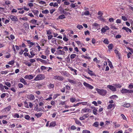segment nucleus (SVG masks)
<instances>
[{"label": "nucleus", "instance_id": "59", "mask_svg": "<svg viewBox=\"0 0 133 133\" xmlns=\"http://www.w3.org/2000/svg\"><path fill=\"white\" fill-rule=\"evenodd\" d=\"M5 84L8 87H10L11 86V84L10 82H6L5 83Z\"/></svg>", "mask_w": 133, "mask_h": 133}, {"label": "nucleus", "instance_id": "60", "mask_svg": "<svg viewBox=\"0 0 133 133\" xmlns=\"http://www.w3.org/2000/svg\"><path fill=\"white\" fill-rule=\"evenodd\" d=\"M109 65L111 68L112 69V68H114L113 66L112 65L111 62H110H110L109 63Z\"/></svg>", "mask_w": 133, "mask_h": 133}, {"label": "nucleus", "instance_id": "53", "mask_svg": "<svg viewBox=\"0 0 133 133\" xmlns=\"http://www.w3.org/2000/svg\"><path fill=\"white\" fill-rule=\"evenodd\" d=\"M18 86L19 88H21L23 87V85L21 83H19L18 84Z\"/></svg>", "mask_w": 133, "mask_h": 133}, {"label": "nucleus", "instance_id": "64", "mask_svg": "<svg viewBox=\"0 0 133 133\" xmlns=\"http://www.w3.org/2000/svg\"><path fill=\"white\" fill-rule=\"evenodd\" d=\"M128 88L130 89H132L133 88V84H130L128 86Z\"/></svg>", "mask_w": 133, "mask_h": 133}, {"label": "nucleus", "instance_id": "33", "mask_svg": "<svg viewBox=\"0 0 133 133\" xmlns=\"http://www.w3.org/2000/svg\"><path fill=\"white\" fill-rule=\"evenodd\" d=\"M81 57L83 58H84L85 59H91V57H90L88 56H86L84 55H82L81 56Z\"/></svg>", "mask_w": 133, "mask_h": 133}, {"label": "nucleus", "instance_id": "46", "mask_svg": "<svg viewBox=\"0 0 133 133\" xmlns=\"http://www.w3.org/2000/svg\"><path fill=\"white\" fill-rule=\"evenodd\" d=\"M25 118L27 120H30V117L28 115H26L25 117Z\"/></svg>", "mask_w": 133, "mask_h": 133}, {"label": "nucleus", "instance_id": "19", "mask_svg": "<svg viewBox=\"0 0 133 133\" xmlns=\"http://www.w3.org/2000/svg\"><path fill=\"white\" fill-rule=\"evenodd\" d=\"M59 10L62 14L65 15L67 14H68V13L65 11L64 9H63L61 7V9H59Z\"/></svg>", "mask_w": 133, "mask_h": 133}, {"label": "nucleus", "instance_id": "3", "mask_svg": "<svg viewBox=\"0 0 133 133\" xmlns=\"http://www.w3.org/2000/svg\"><path fill=\"white\" fill-rule=\"evenodd\" d=\"M109 29L110 28L109 27L107 26H105L101 29V33H105L107 31V30H109Z\"/></svg>", "mask_w": 133, "mask_h": 133}, {"label": "nucleus", "instance_id": "34", "mask_svg": "<svg viewBox=\"0 0 133 133\" xmlns=\"http://www.w3.org/2000/svg\"><path fill=\"white\" fill-rule=\"evenodd\" d=\"M88 74L90 75H91V76H94V73H93V71L91 70H90L89 69H88Z\"/></svg>", "mask_w": 133, "mask_h": 133}, {"label": "nucleus", "instance_id": "26", "mask_svg": "<svg viewBox=\"0 0 133 133\" xmlns=\"http://www.w3.org/2000/svg\"><path fill=\"white\" fill-rule=\"evenodd\" d=\"M68 82L73 84H75L76 83V81H75L72 79H68Z\"/></svg>", "mask_w": 133, "mask_h": 133}, {"label": "nucleus", "instance_id": "14", "mask_svg": "<svg viewBox=\"0 0 133 133\" xmlns=\"http://www.w3.org/2000/svg\"><path fill=\"white\" fill-rule=\"evenodd\" d=\"M122 29L125 30L126 31L128 32H129L130 33H131L132 32L131 30L128 28H127L125 27H123L122 28Z\"/></svg>", "mask_w": 133, "mask_h": 133}, {"label": "nucleus", "instance_id": "29", "mask_svg": "<svg viewBox=\"0 0 133 133\" xmlns=\"http://www.w3.org/2000/svg\"><path fill=\"white\" fill-rule=\"evenodd\" d=\"M113 107L114 108H115L114 105V104H110L108 105L107 108L108 109H110Z\"/></svg>", "mask_w": 133, "mask_h": 133}, {"label": "nucleus", "instance_id": "55", "mask_svg": "<svg viewBox=\"0 0 133 133\" xmlns=\"http://www.w3.org/2000/svg\"><path fill=\"white\" fill-rule=\"evenodd\" d=\"M14 117H16L17 118H19V115L17 113H15L14 116Z\"/></svg>", "mask_w": 133, "mask_h": 133}, {"label": "nucleus", "instance_id": "45", "mask_svg": "<svg viewBox=\"0 0 133 133\" xmlns=\"http://www.w3.org/2000/svg\"><path fill=\"white\" fill-rule=\"evenodd\" d=\"M36 111H42L43 110V109H39L38 108V105H36Z\"/></svg>", "mask_w": 133, "mask_h": 133}, {"label": "nucleus", "instance_id": "54", "mask_svg": "<svg viewBox=\"0 0 133 133\" xmlns=\"http://www.w3.org/2000/svg\"><path fill=\"white\" fill-rule=\"evenodd\" d=\"M30 53L31 55L34 56L35 55V54L34 52V51L33 50H32L31 51H30Z\"/></svg>", "mask_w": 133, "mask_h": 133}, {"label": "nucleus", "instance_id": "4", "mask_svg": "<svg viewBox=\"0 0 133 133\" xmlns=\"http://www.w3.org/2000/svg\"><path fill=\"white\" fill-rule=\"evenodd\" d=\"M53 79L55 80H57L59 81H62L64 79V78L61 76L56 75L54 76Z\"/></svg>", "mask_w": 133, "mask_h": 133}, {"label": "nucleus", "instance_id": "7", "mask_svg": "<svg viewBox=\"0 0 133 133\" xmlns=\"http://www.w3.org/2000/svg\"><path fill=\"white\" fill-rule=\"evenodd\" d=\"M83 84L85 87L89 89H92L94 88L93 86L90 85L89 84H88L85 82H84L83 83Z\"/></svg>", "mask_w": 133, "mask_h": 133}, {"label": "nucleus", "instance_id": "35", "mask_svg": "<svg viewBox=\"0 0 133 133\" xmlns=\"http://www.w3.org/2000/svg\"><path fill=\"white\" fill-rule=\"evenodd\" d=\"M104 43L106 44H108L109 43V42L108 39L106 38L103 41Z\"/></svg>", "mask_w": 133, "mask_h": 133}, {"label": "nucleus", "instance_id": "44", "mask_svg": "<svg viewBox=\"0 0 133 133\" xmlns=\"http://www.w3.org/2000/svg\"><path fill=\"white\" fill-rule=\"evenodd\" d=\"M15 63V61L14 60H12L10 61L8 63V64L9 65H13Z\"/></svg>", "mask_w": 133, "mask_h": 133}, {"label": "nucleus", "instance_id": "18", "mask_svg": "<svg viewBox=\"0 0 133 133\" xmlns=\"http://www.w3.org/2000/svg\"><path fill=\"white\" fill-rule=\"evenodd\" d=\"M11 108V106L10 105H9L8 107L5 108L4 109V110L6 112H7L9 111Z\"/></svg>", "mask_w": 133, "mask_h": 133}, {"label": "nucleus", "instance_id": "13", "mask_svg": "<svg viewBox=\"0 0 133 133\" xmlns=\"http://www.w3.org/2000/svg\"><path fill=\"white\" fill-rule=\"evenodd\" d=\"M20 81L24 85H28V84L26 82V80H25L23 78L21 77L20 79Z\"/></svg>", "mask_w": 133, "mask_h": 133}, {"label": "nucleus", "instance_id": "5", "mask_svg": "<svg viewBox=\"0 0 133 133\" xmlns=\"http://www.w3.org/2000/svg\"><path fill=\"white\" fill-rule=\"evenodd\" d=\"M107 88L112 91H115L116 90V88L112 85H108L107 86Z\"/></svg>", "mask_w": 133, "mask_h": 133}, {"label": "nucleus", "instance_id": "51", "mask_svg": "<svg viewBox=\"0 0 133 133\" xmlns=\"http://www.w3.org/2000/svg\"><path fill=\"white\" fill-rule=\"evenodd\" d=\"M64 47H63V50L65 51H67L68 50V47L66 46H64Z\"/></svg>", "mask_w": 133, "mask_h": 133}, {"label": "nucleus", "instance_id": "49", "mask_svg": "<svg viewBox=\"0 0 133 133\" xmlns=\"http://www.w3.org/2000/svg\"><path fill=\"white\" fill-rule=\"evenodd\" d=\"M63 74L64 75L66 76L67 77H69L70 74L68 72H65L63 73Z\"/></svg>", "mask_w": 133, "mask_h": 133}, {"label": "nucleus", "instance_id": "57", "mask_svg": "<svg viewBox=\"0 0 133 133\" xmlns=\"http://www.w3.org/2000/svg\"><path fill=\"white\" fill-rule=\"evenodd\" d=\"M127 93H133V90H129L127 89Z\"/></svg>", "mask_w": 133, "mask_h": 133}, {"label": "nucleus", "instance_id": "2", "mask_svg": "<svg viewBox=\"0 0 133 133\" xmlns=\"http://www.w3.org/2000/svg\"><path fill=\"white\" fill-rule=\"evenodd\" d=\"M44 75L42 74H39L37 75L34 79V81H38L44 79L45 78Z\"/></svg>", "mask_w": 133, "mask_h": 133}, {"label": "nucleus", "instance_id": "62", "mask_svg": "<svg viewBox=\"0 0 133 133\" xmlns=\"http://www.w3.org/2000/svg\"><path fill=\"white\" fill-rule=\"evenodd\" d=\"M80 104H82L84 105H86L87 104V102H80Z\"/></svg>", "mask_w": 133, "mask_h": 133}, {"label": "nucleus", "instance_id": "6", "mask_svg": "<svg viewBox=\"0 0 133 133\" xmlns=\"http://www.w3.org/2000/svg\"><path fill=\"white\" fill-rule=\"evenodd\" d=\"M11 20L14 22H17L18 21V19L17 16L13 15H11L9 16Z\"/></svg>", "mask_w": 133, "mask_h": 133}, {"label": "nucleus", "instance_id": "11", "mask_svg": "<svg viewBox=\"0 0 133 133\" xmlns=\"http://www.w3.org/2000/svg\"><path fill=\"white\" fill-rule=\"evenodd\" d=\"M56 51L58 55H64L65 54L64 51L61 50H57Z\"/></svg>", "mask_w": 133, "mask_h": 133}, {"label": "nucleus", "instance_id": "27", "mask_svg": "<svg viewBox=\"0 0 133 133\" xmlns=\"http://www.w3.org/2000/svg\"><path fill=\"white\" fill-rule=\"evenodd\" d=\"M121 92L123 94L127 93V89L123 88L121 90Z\"/></svg>", "mask_w": 133, "mask_h": 133}, {"label": "nucleus", "instance_id": "30", "mask_svg": "<svg viewBox=\"0 0 133 133\" xmlns=\"http://www.w3.org/2000/svg\"><path fill=\"white\" fill-rule=\"evenodd\" d=\"M34 15L36 16H37L39 14V11L38 10H34L32 11Z\"/></svg>", "mask_w": 133, "mask_h": 133}, {"label": "nucleus", "instance_id": "15", "mask_svg": "<svg viewBox=\"0 0 133 133\" xmlns=\"http://www.w3.org/2000/svg\"><path fill=\"white\" fill-rule=\"evenodd\" d=\"M93 27L94 26L96 27V28L98 30L99 29H100V25L98 24L95 23L93 24L92 25Z\"/></svg>", "mask_w": 133, "mask_h": 133}, {"label": "nucleus", "instance_id": "52", "mask_svg": "<svg viewBox=\"0 0 133 133\" xmlns=\"http://www.w3.org/2000/svg\"><path fill=\"white\" fill-rule=\"evenodd\" d=\"M83 133H90V132L89 130H83L82 131Z\"/></svg>", "mask_w": 133, "mask_h": 133}, {"label": "nucleus", "instance_id": "22", "mask_svg": "<svg viewBox=\"0 0 133 133\" xmlns=\"http://www.w3.org/2000/svg\"><path fill=\"white\" fill-rule=\"evenodd\" d=\"M113 45L112 44H109L108 46L109 51H110L111 50H112L113 48Z\"/></svg>", "mask_w": 133, "mask_h": 133}, {"label": "nucleus", "instance_id": "1", "mask_svg": "<svg viewBox=\"0 0 133 133\" xmlns=\"http://www.w3.org/2000/svg\"><path fill=\"white\" fill-rule=\"evenodd\" d=\"M96 90L97 91L98 94L103 96H105L107 93V90L103 89H100L96 88Z\"/></svg>", "mask_w": 133, "mask_h": 133}, {"label": "nucleus", "instance_id": "37", "mask_svg": "<svg viewBox=\"0 0 133 133\" xmlns=\"http://www.w3.org/2000/svg\"><path fill=\"white\" fill-rule=\"evenodd\" d=\"M76 54H72L70 56V58L71 59H72L75 58L76 56Z\"/></svg>", "mask_w": 133, "mask_h": 133}, {"label": "nucleus", "instance_id": "9", "mask_svg": "<svg viewBox=\"0 0 133 133\" xmlns=\"http://www.w3.org/2000/svg\"><path fill=\"white\" fill-rule=\"evenodd\" d=\"M91 112V110L89 108H84L81 111L82 113H84L85 112Z\"/></svg>", "mask_w": 133, "mask_h": 133}, {"label": "nucleus", "instance_id": "10", "mask_svg": "<svg viewBox=\"0 0 133 133\" xmlns=\"http://www.w3.org/2000/svg\"><path fill=\"white\" fill-rule=\"evenodd\" d=\"M27 98L31 101L34 100L35 98V96L32 94H30L28 95Z\"/></svg>", "mask_w": 133, "mask_h": 133}, {"label": "nucleus", "instance_id": "32", "mask_svg": "<svg viewBox=\"0 0 133 133\" xmlns=\"http://www.w3.org/2000/svg\"><path fill=\"white\" fill-rule=\"evenodd\" d=\"M37 22V20L35 19H32L30 21V22L32 24L36 25V23Z\"/></svg>", "mask_w": 133, "mask_h": 133}, {"label": "nucleus", "instance_id": "25", "mask_svg": "<svg viewBox=\"0 0 133 133\" xmlns=\"http://www.w3.org/2000/svg\"><path fill=\"white\" fill-rule=\"evenodd\" d=\"M24 26L26 29H29V26L28 23L27 22H26L24 23Z\"/></svg>", "mask_w": 133, "mask_h": 133}, {"label": "nucleus", "instance_id": "48", "mask_svg": "<svg viewBox=\"0 0 133 133\" xmlns=\"http://www.w3.org/2000/svg\"><path fill=\"white\" fill-rule=\"evenodd\" d=\"M89 12L88 11H85L84 13V15L85 16H88L89 14Z\"/></svg>", "mask_w": 133, "mask_h": 133}, {"label": "nucleus", "instance_id": "56", "mask_svg": "<svg viewBox=\"0 0 133 133\" xmlns=\"http://www.w3.org/2000/svg\"><path fill=\"white\" fill-rule=\"evenodd\" d=\"M117 98V96L116 95H113L110 97L111 99H114L115 98Z\"/></svg>", "mask_w": 133, "mask_h": 133}, {"label": "nucleus", "instance_id": "23", "mask_svg": "<svg viewBox=\"0 0 133 133\" xmlns=\"http://www.w3.org/2000/svg\"><path fill=\"white\" fill-rule=\"evenodd\" d=\"M75 123L76 124L80 126L82 125V124L81 122L79 120H78L77 119H75Z\"/></svg>", "mask_w": 133, "mask_h": 133}, {"label": "nucleus", "instance_id": "38", "mask_svg": "<svg viewBox=\"0 0 133 133\" xmlns=\"http://www.w3.org/2000/svg\"><path fill=\"white\" fill-rule=\"evenodd\" d=\"M99 125V124L98 122H96L94 123L93 124V126L96 127H97Z\"/></svg>", "mask_w": 133, "mask_h": 133}, {"label": "nucleus", "instance_id": "36", "mask_svg": "<svg viewBox=\"0 0 133 133\" xmlns=\"http://www.w3.org/2000/svg\"><path fill=\"white\" fill-rule=\"evenodd\" d=\"M97 109L94 108L93 110V113L95 115H97Z\"/></svg>", "mask_w": 133, "mask_h": 133}, {"label": "nucleus", "instance_id": "28", "mask_svg": "<svg viewBox=\"0 0 133 133\" xmlns=\"http://www.w3.org/2000/svg\"><path fill=\"white\" fill-rule=\"evenodd\" d=\"M130 105V103H125L123 105V106L125 107L128 108L129 107Z\"/></svg>", "mask_w": 133, "mask_h": 133}, {"label": "nucleus", "instance_id": "61", "mask_svg": "<svg viewBox=\"0 0 133 133\" xmlns=\"http://www.w3.org/2000/svg\"><path fill=\"white\" fill-rule=\"evenodd\" d=\"M70 129L72 130H75L76 128L75 126L74 125H72L70 127Z\"/></svg>", "mask_w": 133, "mask_h": 133}, {"label": "nucleus", "instance_id": "31", "mask_svg": "<svg viewBox=\"0 0 133 133\" xmlns=\"http://www.w3.org/2000/svg\"><path fill=\"white\" fill-rule=\"evenodd\" d=\"M48 87L49 89H52L54 88V85L53 84H52L51 83H50L49 85L48 86Z\"/></svg>", "mask_w": 133, "mask_h": 133}, {"label": "nucleus", "instance_id": "47", "mask_svg": "<svg viewBox=\"0 0 133 133\" xmlns=\"http://www.w3.org/2000/svg\"><path fill=\"white\" fill-rule=\"evenodd\" d=\"M115 52L117 55L118 56L119 58V54L118 51L116 49L115 50Z\"/></svg>", "mask_w": 133, "mask_h": 133}, {"label": "nucleus", "instance_id": "41", "mask_svg": "<svg viewBox=\"0 0 133 133\" xmlns=\"http://www.w3.org/2000/svg\"><path fill=\"white\" fill-rule=\"evenodd\" d=\"M70 101L71 102L73 103L76 101V98H70Z\"/></svg>", "mask_w": 133, "mask_h": 133}, {"label": "nucleus", "instance_id": "40", "mask_svg": "<svg viewBox=\"0 0 133 133\" xmlns=\"http://www.w3.org/2000/svg\"><path fill=\"white\" fill-rule=\"evenodd\" d=\"M0 89L2 91H3L4 90V86L1 83H0Z\"/></svg>", "mask_w": 133, "mask_h": 133}, {"label": "nucleus", "instance_id": "39", "mask_svg": "<svg viewBox=\"0 0 133 133\" xmlns=\"http://www.w3.org/2000/svg\"><path fill=\"white\" fill-rule=\"evenodd\" d=\"M25 107L27 108H29V106L28 105V103L26 101H24V102Z\"/></svg>", "mask_w": 133, "mask_h": 133}, {"label": "nucleus", "instance_id": "63", "mask_svg": "<svg viewBox=\"0 0 133 133\" xmlns=\"http://www.w3.org/2000/svg\"><path fill=\"white\" fill-rule=\"evenodd\" d=\"M122 19L124 21H127V19L126 18V17L125 16H122Z\"/></svg>", "mask_w": 133, "mask_h": 133}, {"label": "nucleus", "instance_id": "24", "mask_svg": "<svg viewBox=\"0 0 133 133\" xmlns=\"http://www.w3.org/2000/svg\"><path fill=\"white\" fill-rule=\"evenodd\" d=\"M42 114L43 113L42 112H40L38 113L35 114V115L38 118L40 117L42 115Z\"/></svg>", "mask_w": 133, "mask_h": 133}, {"label": "nucleus", "instance_id": "16", "mask_svg": "<svg viewBox=\"0 0 133 133\" xmlns=\"http://www.w3.org/2000/svg\"><path fill=\"white\" fill-rule=\"evenodd\" d=\"M36 60L37 61H39L41 62L44 64H46L47 62L46 60H43L41 58H37L36 59Z\"/></svg>", "mask_w": 133, "mask_h": 133}, {"label": "nucleus", "instance_id": "20", "mask_svg": "<svg viewBox=\"0 0 133 133\" xmlns=\"http://www.w3.org/2000/svg\"><path fill=\"white\" fill-rule=\"evenodd\" d=\"M65 18V16L64 15L62 14L59 15L57 19V20H58V19H62Z\"/></svg>", "mask_w": 133, "mask_h": 133}, {"label": "nucleus", "instance_id": "21", "mask_svg": "<svg viewBox=\"0 0 133 133\" xmlns=\"http://www.w3.org/2000/svg\"><path fill=\"white\" fill-rule=\"evenodd\" d=\"M56 40L57 39L55 38H52L51 41V43L53 44H56Z\"/></svg>", "mask_w": 133, "mask_h": 133}, {"label": "nucleus", "instance_id": "58", "mask_svg": "<svg viewBox=\"0 0 133 133\" xmlns=\"http://www.w3.org/2000/svg\"><path fill=\"white\" fill-rule=\"evenodd\" d=\"M8 72V71H2L1 72V73L2 74H6Z\"/></svg>", "mask_w": 133, "mask_h": 133}, {"label": "nucleus", "instance_id": "43", "mask_svg": "<svg viewBox=\"0 0 133 133\" xmlns=\"http://www.w3.org/2000/svg\"><path fill=\"white\" fill-rule=\"evenodd\" d=\"M42 12L43 14H47L49 13V11L47 10H43L42 11Z\"/></svg>", "mask_w": 133, "mask_h": 133}, {"label": "nucleus", "instance_id": "8", "mask_svg": "<svg viewBox=\"0 0 133 133\" xmlns=\"http://www.w3.org/2000/svg\"><path fill=\"white\" fill-rule=\"evenodd\" d=\"M35 75H34V76L32 74H30L29 75H26L24 76V78L25 79L31 80L33 78V77L35 76Z\"/></svg>", "mask_w": 133, "mask_h": 133}, {"label": "nucleus", "instance_id": "50", "mask_svg": "<svg viewBox=\"0 0 133 133\" xmlns=\"http://www.w3.org/2000/svg\"><path fill=\"white\" fill-rule=\"evenodd\" d=\"M76 27L80 30L83 28V27L81 25H78Z\"/></svg>", "mask_w": 133, "mask_h": 133}, {"label": "nucleus", "instance_id": "42", "mask_svg": "<svg viewBox=\"0 0 133 133\" xmlns=\"http://www.w3.org/2000/svg\"><path fill=\"white\" fill-rule=\"evenodd\" d=\"M47 41L44 39H42L41 41V43L45 44L46 43Z\"/></svg>", "mask_w": 133, "mask_h": 133}, {"label": "nucleus", "instance_id": "12", "mask_svg": "<svg viewBox=\"0 0 133 133\" xmlns=\"http://www.w3.org/2000/svg\"><path fill=\"white\" fill-rule=\"evenodd\" d=\"M56 125V123L55 121H53L51 122L50 124L49 127H53Z\"/></svg>", "mask_w": 133, "mask_h": 133}, {"label": "nucleus", "instance_id": "17", "mask_svg": "<svg viewBox=\"0 0 133 133\" xmlns=\"http://www.w3.org/2000/svg\"><path fill=\"white\" fill-rule=\"evenodd\" d=\"M26 41L28 44H30V47H31L32 46L35 44V42H31L30 40H27Z\"/></svg>", "mask_w": 133, "mask_h": 133}]
</instances>
